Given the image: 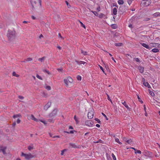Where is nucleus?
I'll list each match as a JSON object with an SVG mask.
<instances>
[{"label": "nucleus", "mask_w": 160, "mask_h": 160, "mask_svg": "<svg viewBox=\"0 0 160 160\" xmlns=\"http://www.w3.org/2000/svg\"><path fill=\"white\" fill-rule=\"evenodd\" d=\"M66 79L69 83H72V82L73 79L70 77H68Z\"/></svg>", "instance_id": "nucleus-15"}, {"label": "nucleus", "mask_w": 160, "mask_h": 160, "mask_svg": "<svg viewBox=\"0 0 160 160\" xmlns=\"http://www.w3.org/2000/svg\"><path fill=\"white\" fill-rule=\"evenodd\" d=\"M105 16V15L104 14L101 13L99 14L98 17H99V18H103V17H104Z\"/></svg>", "instance_id": "nucleus-32"}, {"label": "nucleus", "mask_w": 160, "mask_h": 160, "mask_svg": "<svg viewBox=\"0 0 160 160\" xmlns=\"http://www.w3.org/2000/svg\"><path fill=\"white\" fill-rule=\"evenodd\" d=\"M146 87H147L148 88H151V86L148 82H146Z\"/></svg>", "instance_id": "nucleus-47"}, {"label": "nucleus", "mask_w": 160, "mask_h": 160, "mask_svg": "<svg viewBox=\"0 0 160 160\" xmlns=\"http://www.w3.org/2000/svg\"><path fill=\"white\" fill-rule=\"evenodd\" d=\"M67 150V149H63V150L61 151V155H63L64 154V152L66 151Z\"/></svg>", "instance_id": "nucleus-40"}, {"label": "nucleus", "mask_w": 160, "mask_h": 160, "mask_svg": "<svg viewBox=\"0 0 160 160\" xmlns=\"http://www.w3.org/2000/svg\"><path fill=\"white\" fill-rule=\"evenodd\" d=\"M58 36L59 38L60 37L62 39H64V38L63 37H62V36L61 35L60 33H58Z\"/></svg>", "instance_id": "nucleus-51"}, {"label": "nucleus", "mask_w": 160, "mask_h": 160, "mask_svg": "<svg viewBox=\"0 0 160 160\" xmlns=\"http://www.w3.org/2000/svg\"><path fill=\"white\" fill-rule=\"evenodd\" d=\"M135 59L136 62H140V59L139 58H135Z\"/></svg>", "instance_id": "nucleus-52"}, {"label": "nucleus", "mask_w": 160, "mask_h": 160, "mask_svg": "<svg viewBox=\"0 0 160 160\" xmlns=\"http://www.w3.org/2000/svg\"><path fill=\"white\" fill-rule=\"evenodd\" d=\"M138 69L141 73H142L144 72V67L139 66Z\"/></svg>", "instance_id": "nucleus-13"}, {"label": "nucleus", "mask_w": 160, "mask_h": 160, "mask_svg": "<svg viewBox=\"0 0 160 160\" xmlns=\"http://www.w3.org/2000/svg\"><path fill=\"white\" fill-rule=\"evenodd\" d=\"M132 142V141L131 139H128L127 141H126V142H128V143L129 144H131Z\"/></svg>", "instance_id": "nucleus-31"}, {"label": "nucleus", "mask_w": 160, "mask_h": 160, "mask_svg": "<svg viewBox=\"0 0 160 160\" xmlns=\"http://www.w3.org/2000/svg\"><path fill=\"white\" fill-rule=\"evenodd\" d=\"M32 60V59L31 58H28L26 59V61H31Z\"/></svg>", "instance_id": "nucleus-55"}, {"label": "nucleus", "mask_w": 160, "mask_h": 160, "mask_svg": "<svg viewBox=\"0 0 160 160\" xmlns=\"http://www.w3.org/2000/svg\"><path fill=\"white\" fill-rule=\"evenodd\" d=\"M150 18H145L144 20V21H147L150 20Z\"/></svg>", "instance_id": "nucleus-54"}, {"label": "nucleus", "mask_w": 160, "mask_h": 160, "mask_svg": "<svg viewBox=\"0 0 160 160\" xmlns=\"http://www.w3.org/2000/svg\"><path fill=\"white\" fill-rule=\"evenodd\" d=\"M97 10L98 11V12H99L101 10V8H100V7H98V8H97Z\"/></svg>", "instance_id": "nucleus-59"}, {"label": "nucleus", "mask_w": 160, "mask_h": 160, "mask_svg": "<svg viewBox=\"0 0 160 160\" xmlns=\"http://www.w3.org/2000/svg\"><path fill=\"white\" fill-rule=\"evenodd\" d=\"M6 147H3L2 145H0V152H2L4 154H7L6 152Z\"/></svg>", "instance_id": "nucleus-5"}, {"label": "nucleus", "mask_w": 160, "mask_h": 160, "mask_svg": "<svg viewBox=\"0 0 160 160\" xmlns=\"http://www.w3.org/2000/svg\"><path fill=\"white\" fill-rule=\"evenodd\" d=\"M57 112V109H54L52 112L49 115V117L52 118L53 116L56 115Z\"/></svg>", "instance_id": "nucleus-6"}, {"label": "nucleus", "mask_w": 160, "mask_h": 160, "mask_svg": "<svg viewBox=\"0 0 160 160\" xmlns=\"http://www.w3.org/2000/svg\"><path fill=\"white\" fill-rule=\"evenodd\" d=\"M91 121H87L85 122V124L86 126H88L89 127H92V123L91 122Z\"/></svg>", "instance_id": "nucleus-10"}, {"label": "nucleus", "mask_w": 160, "mask_h": 160, "mask_svg": "<svg viewBox=\"0 0 160 160\" xmlns=\"http://www.w3.org/2000/svg\"><path fill=\"white\" fill-rule=\"evenodd\" d=\"M115 45L116 46H121L122 45V43H115Z\"/></svg>", "instance_id": "nucleus-28"}, {"label": "nucleus", "mask_w": 160, "mask_h": 160, "mask_svg": "<svg viewBox=\"0 0 160 160\" xmlns=\"http://www.w3.org/2000/svg\"><path fill=\"white\" fill-rule=\"evenodd\" d=\"M118 3L119 4H122L124 3V1L123 0H118Z\"/></svg>", "instance_id": "nucleus-26"}, {"label": "nucleus", "mask_w": 160, "mask_h": 160, "mask_svg": "<svg viewBox=\"0 0 160 160\" xmlns=\"http://www.w3.org/2000/svg\"><path fill=\"white\" fill-rule=\"evenodd\" d=\"M107 96H108V100L110 101V102L112 103V101L111 100V99H110L109 96L107 94Z\"/></svg>", "instance_id": "nucleus-49"}, {"label": "nucleus", "mask_w": 160, "mask_h": 160, "mask_svg": "<svg viewBox=\"0 0 160 160\" xmlns=\"http://www.w3.org/2000/svg\"><path fill=\"white\" fill-rule=\"evenodd\" d=\"M102 114L105 118L106 120H108V118L107 117V116L105 114H104L103 112H102Z\"/></svg>", "instance_id": "nucleus-43"}, {"label": "nucleus", "mask_w": 160, "mask_h": 160, "mask_svg": "<svg viewBox=\"0 0 160 160\" xmlns=\"http://www.w3.org/2000/svg\"><path fill=\"white\" fill-rule=\"evenodd\" d=\"M91 12L94 14L96 16H98V13L97 12L92 11Z\"/></svg>", "instance_id": "nucleus-34"}, {"label": "nucleus", "mask_w": 160, "mask_h": 160, "mask_svg": "<svg viewBox=\"0 0 160 160\" xmlns=\"http://www.w3.org/2000/svg\"><path fill=\"white\" fill-rule=\"evenodd\" d=\"M111 27L114 29H115L117 28L118 26L116 24H112L111 25Z\"/></svg>", "instance_id": "nucleus-17"}, {"label": "nucleus", "mask_w": 160, "mask_h": 160, "mask_svg": "<svg viewBox=\"0 0 160 160\" xmlns=\"http://www.w3.org/2000/svg\"><path fill=\"white\" fill-rule=\"evenodd\" d=\"M122 104L127 108V109L130 111L131 110V108L129 107L126 104L125 101H124V102L122 103Z\"/></svg>", "instance_id": "nucleus-11"}, {"label": "nucleus", "mask_w": 160, "mask_h": 160, "mask_svg": "<svg viewBox=\"0 0 160 160\" xmlns=\"http://www.w3.org/2000/svg\"><path fill=\"white\" fill-rule=\"evenodd\" d=\"M143 47L146 48H147L148 46H149L148 44H147L145 43H141Z\"/></svg>", "instance_id": "nucleus-23"}, {"label": "nucleus", "mask_w": 160, "mask_h": 160, "mask_svg": "<svg viewBox=\"0 0 160 160\" xmlns=\"http://www.w3.org/2000/svg\"><path fill=\"white\" fill-rule=\"evenodd\" d=\"M51 104V102H48V103L44 106V109L46 111L50 107Z\"/></svg>", "instance_id": "nucleus-7"}, {"label": "nucleus", "mask_w": 160, "mask_h": 160, "mask_svg": "<svg viewBox=\"0 0 160 160\" xmlns=\"http://www.w3.org/2000/svg\"><path fill=\"white\" fill-rule=\"evenodd\" d=\"M112 156L113 159V160H116V158L115 156L114 155L113 153H112Z\"/></svg>", "instance_id": "nucleus-46"}, {"label": "nucleus", "mask_w": 160, "mask_h": 160, "mask_svg": "<svg viewBox=\"0 0 160 160\" xmlns=\"http://www.w3.org/2000/svg\"><path fill=\"white\" fill-rule=\"evenodd\" d=\"M79 22L81 24V26L83 27L85 29L86 28V27L82 23V22H81L80 20H79Z\"/></svg>", "instance_id": "nucleus-29"}, {"label": "nucleus", "mask_w": 160, "mask_h": 160, "mask_svg": "<svg viewBox=\"0 0 160 160\" xmlns=\"http://www.w3.org/2000/svg\"><path fill=\"white\" fill-rule=\"evenodd\" d=\"M43 72L46 73H48L49 75H50L51 74V73L49 72L48 70H47V69H44L43 70Z\"/></svg>", "instance_id": "nucleus-22"}, {"label": "nucleus", "mask_w": 160, "mask_h": 160, "mask_svg": "<svg viewBox=\"0 0 160 160\" xmlns=\"http://www.w3.org/2000/svg\"><path fill=\"white\" fill-rule=\"evenodd\" d=\"M145 2L144 3V4L145 6H148L150 5L152 2L151 0H142Z\"/></svg>", "instance_id": "nucleus-8"}, {"label": "nucleus", "mask_w": 160, "mask_h": 160, "mask_svg": "<svg viewBox=\"0 0 160 160\" xmlns=\"http://www.w3.org/2000/svg\"><path fill=\"white\" fill-rule=\"evenodd\" d=\"M75 62H77V64H80V61H78L77 60H76L75 61Z\"/></svg>", "instance_id": "nucleus-61"}, {"label": "nucleus", "mask_w": 160, "mask_h": 160, "mask_svg": "<svg viewBox=\"0 0 160 160\" xmlns=\"http://www.w3.org/2000/svg\"><path fill=\"white\" fill-rule=\"evenodd\" d=\"M77 78L78 80L80 81L81 80V77L79 75H78L77 77Z\"/></svg>", "instance_id": "nucleus-41"}, {"label": "nucleus", "mask_w": 160, "mask_h": 160, "mask_svg": "<svg viewBox=\"0 0 160 160\" xmlns=\"http://www.w3.org/2000/svg\"><path fill=\"white\" fill-rule=\"evenodd\" d=\"M93 113L92 112H88V117L89 119H92L93 118Z\"/></svg>", "instance_id": "nucleus-9"}, {"label": "nucleus", "mask_w": 160, "mask_h": 160, "mask_svg": "<svg viewBox=\"0 0 160 160\" xmlns=\"http://www.w3.org/2000/svg\"><path fill=\"white\" fill-rule=\"evenodd\" d=\"M36 77H37V78H38L39 79L42 80V77H41L38 74H37Z\"/></svg>", "instance_id": "nucleus-44"}, {"label": "nucleus", "mask_w": 160, "mask_h": 160, "mask_svg": "<svg viewBox=\"0 0 160 160\" xmlns=\"http://www.w3.org/2000/svg\"><path fill=\"white\" fill-rule=\"evenodd\" d=\"M148 91H149V93L150 94V95H151L152 96H153L155 95L154 93L152 91H151L149 89Z\"/></svg>", "instance_id": "nucleus-25"}, {"label": "nucleus", "mask_w": 160, "mask_h": 160, "mask_svg": "<svg viewBox=\"0 0 160 160\" xmlns=\"http://www.w3.org/2000/svg\"><path fill=\"white\" fill-rule=\"evenodd\" d=\"M81 53L83 54L84 55H87V52L86 51H84L82 49L81 50Z\"/></svg>", "instance_id": "nucleus-37"}, {"label": "nucleus", "mask_w": 160, "mask_h": 160, "mask_svg": "<svg viewBox=\"0 0 160 160\" xmlns=\"http://www.w3.org/2000/svg\"><path fill=\"white\" fill-rule=\"evenodd\" d=\"M128 7L126 5H124L122 6H120L119 8L118 12L120 14H122L128 10Z\"/></svg>", "instance_id": "nucleus-2"}, {"label": "nucleus", "mask_w": 160, "mask_h": 160, "mask_svg": "<svg viewBox=\"0 0 160 160\" xmlns=\"http://www.w3.org/2000/svg\"><path fill=\"white\" fill-rule=\"evenodd\" d=\"M18 98L21 99H24V97L20 95L19 96Z\"/></svg>", "instance_id": "nucleus-56"}, {"label": "nucleus", "mask_w": 160, "mask_h": 160, "mask_svg": "<svg viewBox=\"0 0 160 160\" xmlns=\"http://www.w3.org/2000/svg\"><path fill=\"white\" fill-rule=\"evenodd\" d=\"M115 141L117 142V143H119V144H122V143L120 141H119V140L118 138H115Z\"/></svg>", "instance_id": "nucleus-27"}, {"label": "nucleus", "mask_w": 160, "mask_h": 160, "mask_svg": "<svg viewBox=\"0 0 160 160\" xmlns=\"http://www.w3.org/2000/svg\"><path fill=\"white\" fill-rule=\"evenodd\" d=\"M142 82H143V84L145 86H146V82H145V79L144 78H142Z\"/></svg>", "instance_id": "nucleus-36"}, {"label": "nucleus", "mask_w": 160, "mask_h": 160, "mask_svg": "<svg viewBox=\"0 0 160 160\" xmlns=\"http://www.w3.org/2000/svg\"><path fill=\"white\" fill-rule=\"evenodd\" d=\"M44 57H43L42 58H39L38 59V60L41 62H42L44 61Z\"/></svg>", "instance_id": "nucleus-33"}, {"label": "nucleus", "mask_w": 160, "mask_h": 160, "mask_svg": "<svg viewBox=\"0 0 160 160\" xmlns=\"http://www.w3.org/2000/svg\"><path fill=\"white\" fill-rule=\"evenodd\" d=\"M48 121L50 122H53L54 120L53 118H50L48 119Z\"/></svg>", "instance_id": "nucleus-39"}, {"label": "nucleus", "mask_w": 160, "mask_h": 160, "mask_svg": "<svg viewBox=\"0 0 160 160\" xmlns=\"http://www.w3.org/2000/svg\"><path fill=\"white\" fill-rule=\"evenodd\" d=\"M64 82L66 84V86L67 87H68V83L69 82L68 81L66 78V79H64Z\"/></svg>", "instance_id": "nucleus-16"}, {"label": "nucleus", "mask_w": 160, "mask_h": 160, "mask_svg": "<svg viewBox=\"0 0 160 160\" xmlns=\"http://www.w3.org/2000/svg\"><path fill=\"white\" fill-rule=\"evenodd\" d=\"M99 66L100 69L102 70V71L104 73V69H103V68L102 66H100V65H99Z\"/></svg>", "instance_id": "nucleus-58"}, {"label": "nucleus", "mask_w": 160, "mask_h": 160, "mask_svg": "<svg viewBox=\"0 0 160 160\" xmlns=\"http://www.w3.org/2000/svg\"><path fill=\"white\" fill-rule=\"evenodd\" d=\"M21 156L25 157L26 159H29L34 157V156L32 155L30 153H29V154H27L22 152Z\"/></svg>", "instance_id": "nucleus-3"}, {"label": "nucleus", "mask_w": 160, "mask_h": 160, "mask_svg": "<svg viewBox=\"0 0 160 160\" xmlns=\"http://www.w3.org/2000/svg\"><path fill=\"white\" fill-rule=\"evenodd\" d=\"M117 9L116 8H113L112 12L114 15H115L117 14Z\"/></svg>", "instance_id": "nucleus-14"}, {"label": "nucleus", "mask_w": 160, "mask_h": 160, "mask_svg": "<svg viewBox=\"0 0 160 160\" xmlns=\"http://www.w3.org/2000/svg\"><path fill=\"white\" fill-rule=\"evenodd\" d=\"M16 125V122H13L12 123V125L13 127H14Z\"/></svg>", "instance_id": "nucleus-62"}, {"label": "nucleus", "mask_w": 160, "mask_h": 160, "mask_svg": "<svg viewBox=\"0 0 160 160\" xmlns=\"http://www.w3.org/2000/svg\"><path fill=\"white\" fill-rule=\"evenodd\" d=\"M20 122H21L20 120L19 119H18L17 120V123L19 124L20 123Z\"/></svg>", "instance_id": "nucleus-64"}, {"label": "nucleus", "mask_w": 160, "mask_h": 160, "mask_svg": "<svg viewBox=\"0 0 160 160\" xmlns=\"http://www.w3.org/2000/svg\"><path fill=\"white\" fill-rule=\"evenodd\" d=\"M21 116V115L20 114H18L16 115H14L13 116V118H17L18 117H20Z\"/></svg>", "instance_id": "nucleus-21"}, {"label": "nucleus", "mask_w": 160, "mask_h": 160, "mask_svg": "<svg viewBox=\"0 0 160 160\" xmlns=\"http://www.w3.org/2000/svg\"><path fill=\"white\" fill-rule=\"evenodd\" d=\"M74 120H75L76 124H78V123L79 122V121L78 120V118H76V115L74 116Z\"/></svg>", "instance_id": "nucleus-20"}, {"label": "nucleus", "mask_w": 160, "mask_h": 160, "mask_svg": "<svg viewBox=\"0 0 160 160\" xmlns=\"http://www.w3.org/2000/svg\"><path fill=\"white\" fill-rule=\"evenodd\" d=\"M138 101L139 102H141L142 103H143V102L142 100L138 96Z\"/></svg>", "instance_id": "nucleus-45"}, {"label": "nucleus", "mask_w": 160, "mask_h": 160, "mask_svg": "<svg viewBox=\"0 0 160 160\" xmlns=\"http://www.w3.org/2000/svg\"><path fill=\"white\" fill-rule=\"evenodd\" d=\"M69 145L71 146H72V148H76L77 147L76 145L74 144L70 143H69Z\"/></svg>", "instance_id": "nucleus-24"}, {"label": "nucleus", "mask_w": 160, "mask_h": 160, "mask_svg": "<svg viewBox=\"0 0 160 160\" xmlns=\"http://www.w3.org/2000/svg\"><path fill=\"white\" fill-rule=\"evenodd\" d=\"M153 16L154 17H157L158 16V12H156L153 14Z\"/></svg>", "instance_id": "nucleus-35"}, {"label": "nucleus", "mask_w": 160, "mask_h": 160, "mask_svg": "<svg viewBox=\"0 0 160 160\" xmlns=\"http://www.w3.org/2000/svg\"><path fill=\"white\" fill-rule=\"evenodd\" d=\"M7 36L10 42L12 41L16 38V32L14 30L9 29L8 31Z\"/></svg>", "instance_id": "nucleus-1"}, {"label": "nucleus", "mask_w": 160, "mask_h": 160, "mask_svg": "<svg viewBox=\"0 0 160 160\" xmlns=\"http://www.w3.org/2000/svg\"><path fill=\"white\" fill-rule=\"evenodd\" d=\"M46 88L48 90H50L51 89V88L49 86H47L46 87Z\"/></svg>", "instance_id": "nucleus-48"}, {"label": "nucleus", "mask_w": 160, "mask_h": 160, "mask_svg": "<svg viewBox=\"0 0 160 160\" xmlns=\"http://www.w3.org/2000/svg\"><path fill=\"white\" fill-rule=\"evenodd\" d=\"M158 44L156 43H151L150 44V46L151 47H156Z\"/></svg>", "instance_id": "nucleus-19"}, {"label": "nucleus", "mask_w": 160, "mask_h": 160, "mask_svg": "<svg viewBox=\"0 0 160 160\" xmlns=\"http://www.w3.org/2000/svg\"><path fill=\"white\" fill-rule=\"evenodd\" d=\"M30 118L31 119L33 120L34 121H36L37 122H38L39 121L38 119H37L36 118L34 117V115H33L32 114L31 115V116H30Z\"/></svg>", "instance_id": "nucleus-12"}, {"label": "nucleus", "mask_w": 160, "mask_h": 160, "mask_svg": "<svg viewBox=\"0 0 160 160\" xmlns=\"http://www.w3.org/2000/svg\"><path fill=\"white\" fill-rule=\"evenodd\" d=\"M135 152V153H139V154L141 153V152L140 150H138L137 149H136V151Z\"/></svg>", "instance_id": "nucleus-42"}, {"label": "nucleus", "mask_w": 160, "mask_h": 160, "mask_svg": "<svg viewBox=\"0 0 160 160\" xmlns=\"http://www.w3.org/2000/svg\"><path fill=\"white\" fill-rule=\"evenodd\" d=\"M98 142H99V143H100L103 144L104 143V142L100 139H99L98 140Z\"/></svg>", "instance_id": "nucleus-53"}, {"label": "nucleus", "mask_w": 160, "mask_h": 160, "mask_svg": "<svg viewBox=\"0 0 160 160\" xmlns=\"http://www.w3.org/2000/svg\"><path fill=\"white\" fill-rule=\"evenodd\" d=\"M33 147H31L30 146H29L28 147V149L29 151L31 150L32 149H33Z\"/></svg>", "instance_id": "nucleus-50"}, {"label": "nucleus", "mask_w": 160, "mask_h": 160, "mask_svg": "<svg viewBox=\"0 0 160 160\" xmlns=\"http://www.w3.org/2000/svg\"><path fill=\"white\" fill-rule=\"evenodd\" d=\"M152 52L154 53H156L158 52L159 51V50L158 49L154 48L151 50Z\"/></svg>", "instance_id": "nucleus-18"}, {"label": "nucleus", "mask_w": 160, "mask_h": 160, "mask_svg": "<svg viewBox=\"0 0 160 160\" xmlns=\"http://www.w3.org/2000/svg\"><path fill=\"white\" fill-rule=\"evenodd\" d=\"M144 155L146 156H148L150 157H152V153L149 151H147V150H145L144 152H143Z\"/></svg>", "instance_id": "nucleus-4"}, {"label": "nucleus", "mask_w": 160, "mask_h": 160, "mask_svg": "<svg viewBox=\"0 0 160 160\" xmlns=\"http://www.w3.org/2000/svg\"><path fill=\"white\" fill-rule=\"evenodd\" d=\"M95 120L97 121V122L99 123V124H101V122L100 121V120L99 119H98V118H95Z\"/></svg>", "instance_id": "nucleus-38"}, {"label": "nucleus", "mask_w": 160, "mask_h": 160, "mask_svg": "<svg viewBox=\"0 0 160 160\" xmlns=\"http://www.w3.org/2000/svg\"><path fill=\"white\" fill-rule=\"evenodd\" d=\"M49 136L53 138V137L54 136H53V134H52V133H49Z\"/></svg>", "instance_id": "nucleus-60"}, {"label": "nucleus", "mask_w": 160, "mask_h": 160, "mask_svg": "<svg viewBox=\"0 0 160 160\" xmlns=\"http://www.w3.org/2000/svg\"><path fill=\"white\" fill-rule=\"evenodd\" d=\"M12 75L14 76H15L17 77H19V75H18V74H17L15 72H12Z\"/></svg>", "instance_id": "nucleus-30"}, {"label": "nucleus", "mask_w": 160, "mask_h": 160, "mask_svg": "<svg viewBox=\"0 0 160 160\" xmlns=\"http://www.w3.org/2000/svg\"><path fill=\"white\" fill-rule=\"evenodd\" d=\"M74 132H77L76 131L74 130H71L69 132V133H71V134H72L74 133Z\"/></svg>", "instance_id": "nucleus-57"}, {"label": "nucleus", "mask_w": 160, "mask_h": 160, "mask_svg": "<svg viewBox=\"0 0 160 160\" xmlns=\"http://www.w3.org/2000/svg\"><path fill=\"white\" fill-rule=\"evenodd\" d=\"M38 1L39 2L40 6V7H42V4H41L42 0H38Z\"/></svg>", "instance_id": "nucleus-63"}]
</instances>
